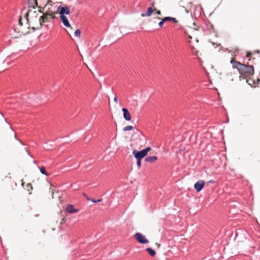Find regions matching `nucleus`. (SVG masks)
I'll return each instance as SVG.
<instances>
[{
    "mask_svg": "<svg viewBox=\"0 0 260 260\" xmlns=\"http://www.w3.org/2000/svg\"><path fill=\"white\" fill-rule=\"evenodd\" d=\"M240 65L241 68H240L239 72L240 74L239 77L240 80L246 79L254 74V68L252 66L245 64Z\"/></svg>",
    "mask_w": 260,
    "mask_h": 260,
    "instance_id": "f257e3e1",
    "label": "nucleus"
},
{
    "mask_svg": "<svg viewBox=\"0 0 260 260\" xmlns=\"http://www.w3.org/2000/svg\"><path fill=\"white\" fill-rule=\"evenodd\" d=\"M56 18V17L53 14L50 13H44L39 18L40 25L42 26L43 23L45 22H49L52 20Z\"/></svg>",
    "mask_w": 260,
    "mask_h": 260,
    "instance_id": "f03ea898",
    "label": "nucleus"
},
{
    "mask_svg": "<svg viewBox=\"0 0 260 260\" xmlns=\"http://www.w3.org/2000/svg\"><path fill=\"white\" fill-rule=\"evenodd\" d=\"M201 29L205 35H207L214 32L213 26L210 22H206L204 24L202 25Z\"/></svg>",
    "mask_w": 260,
    "mask_h": 260,
    "instance_id": "7ed1b4c3",
    "label": "nucleus"
},
{
    "mask_svg": "<svg viewBox=\"0 0 260 260\" xmlns=\"http://www.w3.org/2000/svg\"><path fill=\"white\" fill-rule=\"evenodd\" d=\"M57 12L60 16H66L69 15L71 13L70 7L68 6H59L57 8Z\"/></svg>",
    "mask_w": 260,
    "mask_h": 260,
    "instance_id": "20e7f679",
    "label": "nucleus"
},
{
    "mask_svg": "<svg viewBox=\"0 0 260 260\" xmlns=\"http://www.w3.org/2000/svg\"><path fill=\"white\" fill-rule=\"evenodd\" d=\"M134 237L137 241L140 244H145L148 243V240L140 233H136Z\"/></svg>",
    "mask_w": 260,
    "mask_h": 260,
    "instance_id": "39448f33",
    "label": "nucleus"
},
{
    "mask_svg": "<svg viewBox=\"0 0 260 260\" xmlns=\"http://www.w3.org/2000/svg\"><path fill=\"white\" fill-rule=\"evenodd\" d=\"M205 185V181L203 180H200L195 183L194 184V188L197 192H199L203 189Z\"/></svg>",
    "mask_w": 260,
    "mask_h": 260,
    "instance_id": "423d86ee",
    "label": "nucleus"
},
{
    "mask_svg": "<svg viewBox=\"0 0 260 260\" xmlns=\"http://www.w3.org/2000/svg\"><path fill=\"white\" fill-rule=\"evenodd\" d=\"M133 154L136 159H142L143 158L146 156V155L142 150L140 151L134 150L133 151Z\"/></svg>",
    "mask_w": 260,
    "mask_h": 260,
    "instance_id": "0eeeda50",
    "label": "nucleus"
},
{
    "mask_svg": "<svg viewBox=\"0 0 260 260\" xmlns=\"http://www.w3.org/2000/svg\"><path fill=\"white\" fill-rule=\"evenodd\" d=\"M167 21H172L174 23H176L178 22V20L174 17H166L161 19V20L158 23V25L160 27H162L165 22Z\"/></svg>",
    "mask_w": 260,
    "mask_h": 260,
    "instance_id": "6e6552de",
    "label": "nucleus"
},
{
    "mask_svg": "<svg viewBox=\"0 0 260 260\" xmlns=\"http://www.w3.org/2000/svg\"><path fill=\"white\" fill-rule=\"evenodd\" d=\"M60 19L63 25L67 28H72L69 19L66 16H59Z\"/></svg>",
    "mask_w": 260,
    "mask_h": 260,
    "instance_id": "1a4fd4ad",
    "label": "nucleus"
},
{
    "mask_svg": "<svg viewBox=\"0 0 260 260\" xmlns=\"http://www.w3.org/2000/svg\"><path fill=\"white\" fill-rule=\"evenodd\" d=\"M123 112V118L126 121H130L131 120V115L128 110L125 108L122 109Z\"/></svg>",
    "mask_w": 260,
    "mask_h": 260,
    "instance_id": "9d476101",
    "label": "nucleus"
},
{
    "mask_svg": "<svg viewBox=\"0 0 260 260\" xmlns=\"http://www.w3.org/2000/svg\"><path fill=\"white\" fill-rule=\"evenodd\" d=\"M66 211L69 213L73 214L78 212L79 210L77 209H75L73 205L72 204H68L66 208Z\"/></svg>",
    "mask_w": 260,
    "mask_h": 260,
    "instance_id": "9b49d317",
    "label": "nucleus"
},
{
    "mask_svg": "<svg viewBox=\"0 0 260 260\" xmlns=\"http://www.w3.org/2000/svg\"><path fill=\"white\" fill-rule=\"evenodd\" d=\"M230 62L233 64V68L237 69L239 72L240 68H241L240 64H243V63H241L239 61H236L234 59H232Z\"/></svg>",
    "mask_w": 260,
    "mask_h": 260,
    "instance_id": "f8f14e48",
    "label": "nucleus"
},
{
    "mask_svg": "<svg viewBox=\"0 0 260 260\" xmlns=\"http://www.w3.org/2000/svg\"><path fill=\"white\" fill-rule=\"evenodd\" d=\"M157 159V157L156 156H149L145 157V161L146 162L153 163L155 162Z\"/></svg>",
    "mask_w": 260,
    "mask_h": 260,
    "instance_id": "ddd939ff",
    "label": "nucleus"
},
{
    "mask_svg": "<svg viewBox=\"0 0 260 260\" xmlns=\"http://www.w3.org/2000/svg\"><path fill=\"white\" fill-rule=\"evenodd\" d=\"M153 12V9L152 7H149L145 13H142L141 16L143 17L146 16H150Z\"/></svg>",
    "mask_w": 260,
    "mask_h": 260,
    "instance_id": "4468645a",
    "label": "nucleus"
},
{
    "mask_svg": "<svg viewBox=\"0 0 260 260\" xmlns=\"http://www.w3.org/2000/svg\"><path fill=\"white\" fill-rule=\"evenodd\" d=\"M146 250L148 252L149 254L151 256H154L156 254L155 251L150 247H148L146 249Z\"/></svg>",
    "mask_w": 260,
    "mask_h": 260,
    "instance_id": "2eb2a0df",
    "label": "nucleus"
},
{
    "mask_svg": "<svg viewBox=\"0 0 260 260\" xmlns=\"http://www.w3.org/2000/svg\"><path fill=\"white\" fill-rule=\"evenodd\" d=\"M38 168L39 169V170L40 171V172L42 174L45 175L46 176H48V174L47 173V172L46 171V169H45V168L44 167H43V166L40 167L39 166H38Z\"/></svg>",
    "mask_w": 260,
    "mask_h": 260,
    "instance_id": "dca6fc26",
    "label": "nucleus"
},
{
    "mask_svg": "<svg viewBox=\"0 0 260 260\" xmlns=\"http://www.w3.org/2000/svg\"><path fill=\"white\" fill-rule=\"evenodd\" d=\"M74 35L75 37L80 38L81 35V30L79 29H77L74 32Z\"/></svg>",
    "mask_w": 260,
    "mask_h": 260,
    "instance_id": "f3484780",
    "label": "nucleus"
},
{
    "mask_svg": "<svg viewBox=\"0 0 260 260\" xmlns=\"http://www.w3.org/2000/svg\"><path fill=\"white\" fill-rule=\"evenodd\" d=\"M134 129V127L132 125H128V126H126L125 127H124L123 128V131L124 132L125 131H131V130H132Z\"/></svg>",
    "mask_w": 260,
    "mask_h": 260,
    "instance_id": "a211bd4d",
    "label": "nucleus"
},
{
    "mask_svg": "<svg viewBox=\"0 0 260 260\" xmlns=\"http://www.w3.org/2000/svg\"><path fill=\"white\" fill-rule=\"evenodd\" d=\"M151 149L150 147H147L146 148L142 150L143 152L145 153V154L147 156L148 152Z\"/></svg>",
    "mask_w": 260,
    "mask_h": 260,
    "instance_id": "6ab92c4d",
    "label": "nucleus"
},
{
    "mask_svg": "<svg viewBox=\"0 0 260 260\" xmlns=\"http://www.w3.org/2000/svg\"><path fill=\"white\" fill-rule=\"evenodd\" d=\"M87 200L89 201H90L91 202L94 203H99L102 201V199H98V200H95L93 199H88Z\"/></svg>",
    "mask_w": 260,
    "mask_h": 260,
    "instance_id": "aec40b11",
    "label": "nucleus"
},
{
    "mask_svg": "<svg viewBox=\"0 0 260 260\" xmlns=\"http://www.w3.org/2000/svg\"><path fill=\"white\" fill-rule=\"evenodd\" d=\"M246 82L249 85L252 86V84H254L255 82L252 79L246 80Z\"/></svg>",
    "mask_w": 260,
    "mask_h": 260,
    "instance_id": "412c9836",
    "label": "nucleus"
},
{
    "mask_svg": "<svg viewBox=\"0 0 260 260\" xmlns=\"http://www.w3.org/2000/svg\"><path fill=\"white\" fill-rule=\"evenodd\" d=\"M137 159V166L138 168H140L141 166V160L139 159Z\"/></svg>",
    "mask_w": 260,
    "mask_h": 260,
    "instance_id": "4be33fe9",
    "label": "nucleus"
},
{
    "mask_svg": "<svg viewBox=\"0 0 260 260\" xmlns=\"http://www.w3.org/2000/svg\"><path fill=\"white\" fill-rule=\"evenodd\" d=\"M215 182L214 180H209L207 182V184H213Z\"/></svg>",
    "mask_w": 260,
    "mask_h": 260,
    "instance_id": "5701e85b",
    "label": "nucleus"
},
{
    "mask_svg": "<svg viewBox=\"0 0 260 260\" xmlns=\"http://www.w3.org/2000/svg\"><path fill=\"white\" fill-rule=\"evenodd\" d=\"M251 55H252V54L251 52H247V54H246V57L249 58V57H251Z\"/></svg>",
    "mask_w": 260,
    "mask_h": 260,
    "instance_id": "b1692460",
    "label": "nucleus"
},
{
    "mask_svg": "<svg viewBox=\"0 0 260 260\" xmlns=\"http://www.w3.org/2000/svg\"><path fill=\"white\" fill-rule=\"evenodd\" d=\"M18 141L19 142V143L22 145H25V144L20 139L18 140Z\"/></svg>",
    "mask_w": 260,
    "mask_h": 260,
    "instance_id": "393cba45",
    "label": "nucleus"
},
{
    "mask_svg": "<svg viewBox=\"0 0 260 260\" xmlns=\"http://www.w3.org/2000/svg\"><path fill=\"white\" fill-rule=\"evenodd\" d=\"M139 135L140 137H142L144 139H145V136L142 134V133H140Z\"/></svg>",
    "mask_w": 260,
    "mask_h": 260,
    "instance_id": "a878e982",
    "label": "nucleus"
},
{
    "mask_svg": "<svg viewBox=\"0 0 260 260\" xmlns=\"http://www.w3.org/2000/svg\"><path fill=\"white\" fill-rule=\"evenodd\" d=\"M22 21V20H21V18H20L19 19V24H20L21 25H22V21Z\"/></svg>",
    "mask_w": 260,
    "mask_h": 260,
    "instance_id": "bb28decb",
    "label": "nucleus"
},
{
    "mask_svg": "<svg viewBox=\"0 0 260 260\" xmlns=\"http://www.w3.org/2000/svg\"><path fill=\"white\" fill-rule=\"evenodd\" d=\"M27 153L28 155H29L30 157H32V156L30 154L29 151H27Z\"/></svg>",
    "mask_w": 260,
    "mask_h": 260,
    "instance_id": "cd10ccee",
    "label": "nucleus"
},
{
    "mask_svg": "<svg viewBox=\"0 0 260 260\" xmlns=\"http://www.w3.org/2000/svg\"><path fill=\"white\" fill-rule=\"evenodd\" d=\"M114 100V101L115 103H117V98H116V96H115V97H114V100Z\"/></svg>",
    "mask_w": 260,
    "mask_h": 260,
    "instance_id": "c85d7f7f",
    "label": "nucleus"
},
{
    "mask_svg": "<svg viewBox=\"0 0 260 260\" xmlns=\"http://www.w3.org/2000/svg\"><path fill=\"white\" fill-rule=\"evenodd\" d=\"M15 138L18 141V140L19 139L18 138L17 136V135L16 134H15Z\"/></svg>",
    "mask_w": 260,
    "mask_h": 260,
    "instance_id": "c756f323",
    "label": "nucleus"
},
{
    "mask_svg": "<svg viewBox=\"0 0 260 260\" xmlns=\"http://www.w3.org/2000/svg\"><path fill=\"white\" fill-rule=\"evenodd\" d=\"M157 14H158V15H160L161 12H160V11H157Z\"/></svg>",
    "mask_w": 260,
    "mask_h": 260,
    "instance_id": "7c9ffc66",
    "label": "nucleus"
},
{
    "mask_svg": "<svg viewBox=\"0 0 260 260\" xmlns=\"http://www.w3.org/2000/svg\"><path fill=\"white\" fill-rule=\"evenodd\" d=\"M33 162L34 164L37 165V162L36 160H34Z\"/></svg>",
    "mask_w": 260,
    "mask_h": 260,
    "instance_id": "2f4dec72",
    "label": "nucleus"
},
{
    "mask_svg": "<svg viewBox=\"0 0 260 260\" xmlns=\"http://www.w3.org/2000/svg\"><path fill=\"white\" fill-rule=\"evenodd\" d=\"M238 50H238V48L235 49V52H237H237H238Z\"/></svg>",
    "mask_w": 260,
    "mask_h": 260,
    "instance_id": "473e14b6",
    "label": "nucleus"
},
{
    "mask_svg": "<svg viewBox=\"0 0 260 260\" xmlns=\"http://www.w3.org/2000/svg\"><path fill=\"white\" fill-rule=\"evenodd\" d=\"M25 150L26 151V152H27V151H28L27 148H25Z\"/></svg>",
    "mask_w": 260,
    "mask_h": 260,
    "instance_id": "72a5a7b5",
    "label": "nucleus"
},
{
    "mask_svg": "<svg viewBox=\"0 0 260 260\" xmlns=\"http://www.w3.org/2000/svg\"><path fill=\"white\" fill-rule=\"evenodd\" d=\"M0 114H1V115L3 117H4V116L3 114V113H2V112H0Z\"/></svg>",
    "mask_w": 260,
    "mask_h": 260,
    "instance_id": "f704fd0d",
    "label": "nucleus"
},
{
    "mask_svg": "<svg viewBox=\"0 0 260 260\" xmlns=\"http://www.w3.org/2000/svg\"><path fill=\"white\" fill-rule=\"evenodd\" d=\"M188 38H189V39H191V38H191V37L190 36H188Z\"/></svg>",
    "mask_w": 260,
    "mask_h": 260,
    "instance_id": "c9c22d12",
    "label": "nucleus"
},
{
    "mask_svg": "<svg viewBox=\"0 0 260 260\" xmlns=\"http://www.w3.org/2000/svg\"><path fill=\"white\" fill-rule=\"evenodd\" d=\"M35 4L36 5V6H37V5H38V3H37V2H36Z\"/></svg>",
    "mask_w": 260,
    "mask_h": 260,
    "instance_id": "e433bc0d",
    "label": "nucleus"
},
{
    "mask_svg": "<svg viewBox=\"0 0 260 260\" xmlns=\"http://www.w3.org/2000/svg\"><path fill=\"white\" fill-rule=\"evenodd\" d=\"M257 82H259L260 80L259 79H257Z\"/></svg>",
    "mask_w": 260,
    "mask_h": 260,
    "instance_id": "4c0bfd02",
    "label": "nucleus"
},
{
    "mask_svg": "<svg viewBox=\"0 0 260 260\" xmlns=\"http://www.w3.org/2000/svg\"><path fill=\"white\" fill-rule=\"evenodd\" d=\"M5 121L7 122L6 118H5Z\"/></svg>",
    "mask_w": 260,
    "mask_h": 260,
    "instance_id": "58836bf2",
    "label": "nucleus"
}]
</instances>
